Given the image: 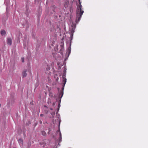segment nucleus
Here are the masks:
<instances>
[{
    "mask_svg": "<svg viewBox=\"0 0 148 148\" xmlns=\"http://www.w3.org/2000/svg\"><path fill=\"white\" fill-rule=\"evenodd\" d=\"M21 59L22 62H23V63L24 62V58H23V57H22V58H21Z\"/></svg>",
    "mask_w": 148,
    "mask_h": 148,
    "instance_id": "obj_9",
    "label": "nucleus"
},
{
    "mask_svg": "<svg viewBox=\"0 0 148 148\" xmlns=\"http://www.w3.org/2000/svg\"><path fill=\"white\" fill-rule=\"evenodd\" d=\"M51 110H52V109H51Z\"/></svg>",
    "mask_w": 148,
    "mask_h": 148,
    "instance_id": "obj_17",
    "label": "nucleus"
},
{
    "mask_svg": "<svg viewBox=\"0 0 148 148\" xmlns=\"http://www.w3.org/2000/svg\"><path fill=\"white\" fill-rule=\"evenodd\" d=\"M79 4L77 6L76 11V22L78 23L80 20L83 14L84 13V11L82 10V5L81 4V2L80 0H78Z\"/></svg>",
    "mask_w": 148,
    "mask_h": 148,
    "instance_id": "obj_1",
    "label": "nucleus"
},
{
    "mask_svg": "<svg viewBox=\"0 0 148 148\" xmlns=\"http://www.w3.org/2000/svg\"><path fill=\"white\" fill-rule=\"evenodd\" d=\"M18 142L19 144L22 143L23 141L21 139H20L18 140Z\"/></svg>",
    "mask_w": 148,
    "mask_h": 148,
    "instance_id": "obj_7",
    "label": "nucleus"
},
{
    "mask_svg": "<svg viewBox=\"0 0 148 148\" xmlns=\"http://www.w3.org/2000/svg\"><path fill=\"white\" fill-rule=\"evenodd\" d=\"M64 45V44L62 42H61V44L60 45V46L62 48Z\"/></svg>",
    "mask_w": 148,
    "mask_h": 148,
    "instance_id": "obj_10",
    "label": "nucleus"
},
{
    "mask_svg": "<svg viewBox=\"0 0 148 148\" xmlns=\"http://www.w3.org/2000/svg\"><path fill=\"white\" fill-rule=\"evenodd\" d=\"M1 34L2 36L5 35L6 34V32L4 30H2L1 31Z\"/></svg>",
    "mask_w": 148,
    "mask_h": 148,
    "instance_id": "obj_4",
    "label": "nucleus"
},
{
    "mask_svg": "<svg viewBox=\"0 0 148 148\" xmlns=\"http://www.w3.org/2000/svg\"><path fill=\"white\" fill-rule=\"evenodd\" d=\"M48 69H49V70L50 69V67H49V68H48Z\"/></svg>",
    "mask_w": 148,
    "mask_h": 148,
    "instance_id": "obj_14",
    "label": "nucleus"
},
{
    "mask_svg": "<svg viewBox=\"0 0 148 148\" xmlns=\"http://www.w3.org/2000/svg\"><path fill=\"white\" fill-rule=\"evenodd\" d=\"M43 115H44L43 114H40V116H41V117L43 116Z\"/></svg>",
    "mask_w": 148,
    "mask_h": 148,
    "instance_id": "obj_11",
    "label": "nucleus"
},
{
    "mask_svg": "<svg viewBox=\"0 0 148 148\" xmlns=\"http://www.w3.org/2000/svg\"><path fill=\"white\" fill-rule=\"evenodd\" d=\"M7 44L9 45H11L12 44V40L11 38H8L7 39Z\"/></svg>",
    "mask_w": 148,
    "mask_h": 148,
    "instance_id": "obj_2",
    "label": "nucleus"
},
{
    "mask_svg": "<svg viewBox=\"0 0 148 148\" xmlns=\"http://www.w3.org/2000/svg\"><path fill=\"white\" fill-rule=\"evenodd\" d=\"M60 137L61 138V134L60 132Z\"/></svg>",
    "mask_w": 148,
    "mask_h": 148,
    "instance_id": "obj_13",
    "label": "nucleus"
},
{
    "mask_svg": "<svg viewBox=\"0 0 148 148\" xmlns=\"http://www.w3.org/2000/svg\"><path fill=\"white\" fill-rule=\"evenodd\" d=\"M62 77L63 78V81L64 82V85H65V84L66 83V79L65 77V76L64 75H63L62 76Z\"/></svg>",
    "mask_w": 148,
    "mask_h": 148,
    "instance_id": "obj_5",
    "label": "nucleus"
},
{
    "mask_svg": "<svg viewBox=\"0 0 148 148\" xmlns=\"http://www.w3.org/2000/svg\"><path fill=\"white\" fill-rule=\"evenodd\" d=\"M63 92H62V96H61V97L62 96V95H63Z\"/></svg>",
    "mask_w": 148,
    "mask_h": 148,
    "instance_id": "obj_15",
    "label": "nucleus"
},
{
    "mask_svg": "<svg viewBox=\"0 0 148 148\" xmlns=\"http://www.w3.org/2000/svg\"><path fill=\"white\" fill-rule=\"evenodd\" d=\"M49 96L51 97H53V94L51 92H50L49 93Z\"/></svg>",
    "mask_w": 148,
    "mask_h": 148,
    "instance_id": "obj_8",
    "label": "nucleus"
},
{
    "mask_svg": "<svg viewBox=\"0 0 148 148\" xmlns=\"http://www.w3.org/2000/svg\"><path fill=\"white\" fill-rule=\"evenodd\" d=\"M43 136H45L46 135V133L45 132V131H42L41 132Z\"/></svg>",
    "mask_w": 148,
    "mask_h": 148,
    "instance_id": "obj_6",
    "label": "nucleus"
},
{
    "mask_svg": "<svg viewBox=\"0 0 148 148\" xmlns=\"http://www.w3.org/2000/svg\"><path fill=\"white\" fill-rule=\"evenodd\" d=\"M1 106V104H0V107Z\"/></svg>",
    "mask_w": 148,
    "mask_h": 148,
    "instance_id": "obj_16",
    "label": "nucleus"
},
{
    "mask_svg": "<svg viewBox=\"0 0 148 148\" xmlns=\"http://www.w3.org/2000/svg\"><path fill=\"white\" fill-rule=\"evenodd\" d=\"M26 72H27L26 69L24 70L23 71V72L22 74H23V77H25L27 76V73H26Z\"/></svg>",
    "mask_w": 148,
    "mask_h": 148,
    "instance_id": "obj_3",
    "label": "nucleus"
},
{
    "mask_svg": "<svg viewBox=\"0 0 148 148\" xmlns=\"http://www.w3.org/2000/svg\"><path fill=\"white\" fill-rule=\"evenodd\" d=\"M42 121H40V124H42Z\"/></svg>",
    "mask_w": 148,
    "mask_h": 148,
    "instance_id": "obj_12",
    "label": "nucleus"
}]
</instances>
